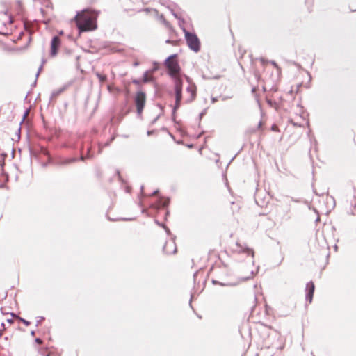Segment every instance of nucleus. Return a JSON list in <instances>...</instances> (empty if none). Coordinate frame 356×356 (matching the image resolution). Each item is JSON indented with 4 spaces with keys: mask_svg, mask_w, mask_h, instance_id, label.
<instances>
[{
    "mask_svg": "<svg viewBox=\"0 0 356 356\" xmlns=\"http://www.w3.org/2000/svg\"><path fill=\"white\" fill-rule=\"evenodd\" d=\"M35 332L34 330L31 331V336H35Z\"/></svg>",
    "mask_w": 356,
    "mask_h": 356,
    "instance_id": "nucleus-51",
    "label": "nucleus"
},
{
    "mask_svg": "<svg viewBox=\"0 0 356 356\" xmlns=\"http://www.w3.org/2000/svg\"><path fill=\"white\" fill-rule=\"evenodd\" d=\"M134 102L136 107L137 116L141 118L146 102L145 92L142 90H138L134 97Z\"/></svg>",
    "mask_w": 356,
    "mask_h": 356,
    "instance_id": "nucleus-4",
    "label": "nucleus"
},
{
    "mask_svg": "<svg viewBox=\"0 0 356 356\" xmlns=\"http://www.w3.org/2000/svg\"><path fill=\"white\" fill-rule=\"evenodd\" d=\"M44 320V317H43V316L40 317V319L37 321L35 325L38 326V325H40L41 323V322Z\"/></svg>",
    "mask_w": 356,
    "mask_h": 356,
    "instance_id": "nucleus-34",
    "label": "nucleus"
},
{
    "mask_svg": "<svg viewBox=\"0 0 356 356\" xmlns=\"http://www.w3.org/2000/svg\"><path fill=\"white\" fill-rule=\"evenodd\" d=\"M165 42H166V43H171V40H167L165 41Z\"/></svg>",
    "mask_w": 356,
    "mask_h": 356,
    "instance_id": "nucleus-60",
    "label": "nucleus"
},
{
    "mask_svg": "<svg viewBox=\"0 0 356 356\" xmlns=\"http://www.w3.org/2000/svg\"><path fill=\"white\" fill-rule=\"evenodd\" d=\"M169 214H170L169 211H165V217H164L165 220H167L168 216H169Z\"/></svg>",
    "mask_w": 356,
    "mask_h": 356,
    "instance_id": "nucleus-41",
    "label": "nucleus"
},
{
    "mask_svg": "<svg viewBox=\"0 0 356 356\" xmlns=\"http://www.w3.org/2000/svg\"><path fill=\"white\" fill-rule=\"evenodd\" d=\"M331 230H332V235H333V238H334V239L337 242H338V241H339V238H335V236H334V232H335V231H336V227H335V226H334V225H332V226H331Z\"/></svg>",
    "mask_w": 356,
    "mask_h": 356,
    "instance_id": "nucleus-26",
    "label": "nucleus"
},
{
    "mask_svg": "<svg viewBox=\"0 0 356 356\" xmlns=\"http://www.w3.org/2000/svg\"><path fill=\"white\" fill-rule=\"evenodd\" d=\"M116 175H118V179L123 181L120 172L118 170H116Z\"/></svg>",
    "mask_w": 356,
    "mask_h": 356,
    "instance_id": "nucleus-36",
    "label": "nucleus"
},
{
    "mask_svg": "<svg viewBox=\"0 0 356 356\" xmlns=\"http://www.w3.org/2000/svg\"><path fill=\"white\" fill-rule=\"evenodd\" d=\"M46 61H47V60H46V59H45V58H42V65L46 63Z\"/></svg>",
    "mask_w": 356,
    "mask_h": 356,
    "instance_id": "nucleus-52",
    "label": "nucleus"
},
{
    "mask_svg": "<svg viewBox=\"0 0 356 356\" xmlns=\"http://www.w3.org/2000/svg\"><path fill=\"white\" fill-rule=\"evenodd\" d=\"M220 78V75H216L213 77H209V79H219Z\"/></svg>",
    "mask_w": 356,
    "mask_h": 356,
    "instance_id": "nucleus-42",
    "label": "nucleus"
},
{
    "mask_svg": "<svg viewBox=\"0 0 356 356\" xmlns=\"http://www.w3.org/2000/svg\"><path fill=\"white\" fill-rule=\"evenodd\" d=\"M170 202V199L168 197H163L160 196L157 200V204L159 207L165 209L168 207Z\"/></svg>",
    "mask_w": 356,
    "mask_h": 356,
    "instance_id": "nucleus-11",
    "label": "nucleus"
},
{
    "mask_svg": "<svg viewBox=\"0 0 356 356\" xmlns=\"http://www.w3.org/2000/svg\"><path fill=\"white\" fill-rule=\"evenodd\" d=\"M216 101H217V98H216V97H212V98H211V102H212V103H214V102H216Z\"/></svg>",
    "mask_w": 356,
    "mask_h": 356,
    "instance_id": "nucleus-50",
    "label": "nucleus"
},
{
    "mask_svg": "<svg viewBox=\"0 0 356 356\" xmlns=\"http://www.w3.org/2000/svg\"><path fill=\"white\" fill-rule=\"evenodd\" d=\"M207 109V108H204L202 112L200 113L199 116H198L199 124H200V121H201L202 118H203V116L206 115Z\"/></svg>",
    "mask_w": 356,
    "mask_h": 356,
    "instance_id": "nucleus-21",
    "label": "nucleus"
},
{
    "mask_svg": "<svg viewBox=\"0 0 356 356\" xmlns=\"http://www.w3.org/2000/svg\"><path fill=\"white\" fill-rule=\"evenodd\" d=\"M149 73V71H145L144 73H143V79H142V82L144 83H148L149 81V79L148 78L147 76V74Z\"/></svg>",
    "mask_w": 356,
    "mask_h": 356,
    "instance_id": "nucleus-18",
    "label": "nucleus"
},
{
    "mask_svg": "<svg viewBox=\"0 0 356 356\" xmlns=\"http://www.w3.org/2000/svg\"><path fill=\"white\" fill-rule=\"evenodd\" d=\"M261 125H262V122H261V121H259V123H258V126H257V129H260V127H261Z\"/></svg>",
    "mask_w": 356,
    "mask_h": 356,
    "instance_id": "nucleus-46",
    "label": "nucleus"
},
{
    "mask_svg": "<svg viewBox=\"0 0 356 356\" xmlns=\"http://www.w3.org/2000/svg\"><path fill=\"white\" fill-rule=\"evenodd\" d=\"M135 66H137L138 65V62H135L134 64Z\"/></svg>",
    "mask_w": 356,
    "mask_h": 356,
    "instance_id": "nucleus-63",
    "label": "nucleus"
},
{
    "mask_svg": "<svg viewBox=\"0 0 356 356\" xmlns=\"http://www.w3.org/2000/svg\"><path fill=\"white\" fill-rule=\"evenodd\" d=\"M86 152H87V156H81L80 158H76V157H71V158H66V159H58L56 161V164L58 165H69L72 163H74V162H76L78 160H81V161H85V159L86 158L89 159V158H91L93 154L91 152V147L88 145L86 147Z\"/></svg>",
    "mask_w": 356,
    "mask_h": 356,
    "instance_id": "nucleus-5",
    "label": "nucleus"
},
{
    "mask_svg": "<svg viewBox=\"0 0 356 356\" xmlns=\"http://www.w3.org/2000/svg\"><path fill=\"white\" fill-rule=\"evenodd\" d=\"M42 67H43V65H42V64H41V65H40V66L39 67L37 73H36V75H35V76H36V79L38 77V76H39V74H40V72H41V71H42Z\"/></svg>",
    "mask_w": 356,
    "mask_h": 356,
    "instance_id": "nucleus-32",
    "label": "nucleus"
},
{
    "mask_svg": "<svg viewBox=\"0 0 356 356\" xmlns=\"http://www.w3.org/2000/svg\"><path fill=\"white\" fill-rule=\"evenodd\" d=\"M259 60L263 65H264L267 63H269V61L266 60L264 58H260Z\"/></svg>",
    "mask_w": 356,
    "mask_h": 356,
    "instance_id": "nucleus-31",
    "label": "nucleus"
},
{
    "mask_svg": "<svg viewBox=\"0 0 356 356\" xmlns=\"http://www.w3.org/2000/svg\"><path fill=\"white\" fill-rule=\"evenodd\" d=\"M184 76H185L187 82L190 83L191 82V79L188 76H186V75H184Z\"/></svg>",
    "mask_w": 356,
    "mask_h": 356,
    "instance_id": "nucleus-47",
    "label": "nucleus"
},
{
    "mask_svg": "<svg viewBox=\"0 0 356 356\" xmlns=\"http://www.w3.org/2000/svg\"><path fill=\"white\" fill-rule=\"evenodd\" d=\"M168 8L170 9L171 14L179 20V26H181L180 23H184V19L179 17L178 14L175 13V11L172 8H170L169 7Z\"/></svg>",
    "mask_w": 356,
    "mask_h": 356,
    "instance_id": "nucleus-16",
    "label": "nucleus"
},
{
    "mask_svg": "<svg viewBox=\"0 0 356 356\" xmlns=\"http://www.w3.org/2000/svg\"><path fill=\"white\" fill-rule=\"evenodd\" d=\"M35 85H36V79L35 80L34 83H32V86H35Z\"/></svg>",
    "mask_w": 356,
    "mask_h": 356,
    "instance_id": "nucleus-61",
    "label": "nucleus"
},
{
    "mask_svg": "<svg viewBox=\"0 0 356 356\" xmlns=\"http://www.w3.org/2000/svg\"><path fill=\"white\" fill-rule=\"evenodd\" d=\"M271 130L273 131H278V127L276 124H273L272 126H271Z\"/></svg>",
    "mask_w": 356,
    "mask_h": 356,
    "instance_id": "nucleus-33",
    "label": "nucleus"
},
{
    "mask_svg": "<svg viewBox=\"0 0 356 356\" xmlns=\"http://www.w3.org/2000/svg\"><path fill=\"white\" fill-rule=\"evenodd\" d=\"M175 236H172L170 241H166L163 246V252L166 254H175L177 252V246L175 243Z\"/></svg>",
    "mask_w": 356,
    "mask_h": 356,
    "instance_id": "nucleus-8",
    "label": "nucleus"
},
{
    "mask_svg": "<svg viewBox=\"0 0 356 356\" xmlns=\"http://www.w3.org/2000/svg\"><path fill=\"white\" fill-rule=\"evenodd\" d=\"M174 86L175 102L173 106L174 111H177L181 106L182 99L183 81H176Z\"/></svg>",
    "mask_w": 356,
    "mask_h": 356,
    "instance_id": "nucleus-6",
    "label": "nucleus"
},
{
    "mask_svg": "<svg viewBox=\"0 0 356 356\" xmlns=\"http://www.w3.org/2000/svg\"><path fill=\"white\" fill-rule=\"evenodd\" d=\"M132 83L136 84V85H140L142 82L141 80L140 79H132Z\"/></svg>",
    "mask_w": 356,
    "mask_h": 356,
    "instance_id": "nucleus-27",
    "label": "nucleus"
},
{
    "mask_svg": "<svg viewBox=\"0 0 356 356\" xmlns=\"http://www.w3.org/2000/svg\"><path fill=\"white\" fill-rule=\"evenodd\" d=\"M349 213L351 215H356V197L354 196L353 201L351 202V207Z\"/></svg>",
    "mask_w": 356,
    "mask_h": 356,
    "instance_id": "nucleus-14",
    "label": "nucleus"
},
{
    "mask_svg": "<svg viewBox=\"0 0 356 356\" xmlns=\"http://www.w3.org/2000/svg\"><path fill=\"white\" fill-rule=\"evenodd\" d=\"M35 342L38 344L42 343V340L40 338H35Z\"/></svg>",
    "mask_w": 356,
    "mask_h": 356,
    "instance_id": "nucleus-40",
    "label": "nucleus"
},
{
    "mask_svg": "<svg viewBox=\"0 0 356 356\" xmlns=\"http://www.w3.org/2000/svg\"><path fill=\"white\" fill-rule=\"evenodd\" d=\"M29 152L31 156H37L38 153L31 147H29Z\"/></svg>",
    "mask_w": 356,
    "mask_h": 356,
    "instance_id": "nucleus-28",
    "label": "nucleus"
},
{
    "mask_svg": "<svg viewBox=\"0 0 356 356\" xmlns=\"http://www.w3.org/2000/svg\"><path fill=\"white\" fill-rule=\"evenodd\" d=\"M7 323H8L9 324H13L14 323V321L13 318H8L7 319Z\"/></svg>",
    "mask_w": 356,
    "mask_h": 356,
    "instance_id": "nucleus-43",
    "label": "nucleus"
},
{
    "mask_svg": "<svg viewBox=\"0 0 356 356\" xmlns=\"http://www.w3.org/2000/svg\"><path fill=\"white\" fill-rule=\"evenodd\" d=\"M187 147H189V148H192L193 147V144H188V145H187Z\"/></svg>",
    "mask_w": 356,
    "mask_h": 356,
    "instance_id": "nucleus-55",
    "label": "nucleus"
},
{
    "mask_svg": "<svg viewBox=\"0 0 356 356\" xmlns=\"http://www.w3.org/2000/svg\"><path fill=\"white\" fill-rule=\"evenodd\" d=\"M1 327L3 328V330H6V324H5V323L2 322L1 323Z\"/></svg>",
    "mask_w": 356,
    "mask_h": 356,
    "instance_id": "nucleus-45",
    "label": "nucleus"
},
{
    "mask_svg": "<svg viewBox=\"0 0 356 356\" xmlns=\"http://www.w3.org/2000/svg\"><path fill=\"white\" fill-rule=\"evenodd\" d=\"M96 75L100 82H105L107 80V77L106 75L102 74L100 73H97Z\"/></svg>",
    "mask_w": 356,
    "mask_h": 356,
    "instance_id": "nucleus-19",
    "label": "nucleus"
},
{
    "mask_svg": "<svg viewBox=\"0 0 356 356\" xmlns=\"http://www.w3.org/2000/svg\"><path fill=\"white\" fill-rule=\"evenodd\" d=\"M254 271L253 270H251L250 273V275L248 276H246V277H241L239 278V282H245V281H247V280H249L250 279H252V275H254Z\"/></svg>",
    "mask_w": 356,
    "mask_h": 356,
    "instance_id": "nucleus-17",
    "label": "nucleus"
},
{
    "mask_svg": "<svg viewBox=\"0 0 356 356\" xmlns=\"http://www.w3.org/2000/svg\"><path fill=\"white\" fill-rule=\"evenodd\" d=\"M154 133H155V130H154V129H152V130H148V131H147V136H149L153 135Z\"/></svg>",
    "mask_w": 356,
    "mask_h": 356,
    "instance_id": "nucleus-39",
    "label": "nucleus"
},
{
    "mask_svg": "<svg viewBox=\"0 0 356 356\" xmlns=\"http://www.w3.org/2000/svg\"><path fill=\"white\" fill-rule=\"evenodd\" d=\"M28 113H29V109H26V110L25 111V112H24V115H23V118H22V120L21 123H22V122H24V120H25V118H26V115H27Z\"/></svg>",
    "mask_w": 356,
    "mask_h": 356,
    "instance_id": "nucleus-35",
    "label": "nucleus"
},
{
    "mask_svg": "<svg viewBox=\"0 0 356 356\" xmlns=\"http://www.w3.org/2000/svg\"><path fill=\"white\" fill-rule=\"evenodd\" d=\"M228 98H229L228 97H223L222 98V99L223 101H225V100H226V99H227Z\"/></svg>",
    "mask_w": 356,
    "mask_h": 356,
    "instance_id": "nucleus-58",
    "label": "nucleus"
},
{
    "mask_svg": "<svg viewBox=\"0 0 356 356\" xmlns=\"http://www.w3.org/2000/svg\"><path fill=\"white\" fill-rule=\"evenodd\" d=\"M144 186H140V193L143 195Z\"/></svg>",
    "mask_w": 356,
    "mask_h": 356,
    "instance_id": "nucleus-49",
    "label": "nucleus"
},
{
    "mask_svg": "<svg viewBox=\"0 0 356 356\" xmlns=\"http://www.w3.org/2000/svg\"><path fill=\"white\" fill-rule=\"evenodd\" d=\"M42 356H49L48 354L44 355L42 353H41Z\"/></svg>",
    "mask_w": 356,
    "mask_h": 356,
    "instance_id": "nucleus-64",
    "label": "nucleus"
},
{
    "mask_svg": "<svg viewBox=\"0 0 356 356\" xmlns=\"http://www.w3.org/2000/svg\"><path fill=\"white\" fill-rule=\"evenodd\" d=\"M159 66H160V64L159 63L156 62V61H154L153 63V69L152 70L153 71H156L159 69Z\"/></svg>",
    "mask_w": 356,
    "mask_h": 356,
    "instance_id": "nucleus-23",
    "label": "nucleus"
},
{
    "mask_svg": "<svg viewBox=\"0 0 356 356\" xmlns=\"http://www.w3.org/2000/svg\"><path fill=\"white\" fill-rule=\"evenodd\" d=\"M159 193V189H156V190H154V191L152 193L151 195H156V194H157V193Z\"/></svg>",
    "mask_w": 356,
    "mask_h": 356,
    "instance_id": "nucleus-44",
    "label": "nucleus"
},
{
    "mask_svg": "<svg viewBox=\"0 0 356 356\" xmlns=\"http://www.w3.org/2000/svg\"><path fill=\"white\" fill-rule=\"evenodd\" d=\"M236 244H237V245L239 246L238 243ZM240 247H241L240 252L245 253L248 255H251L252 258L254 257V252L253 249H252L246 245L244 247L240 245Z\"/></svg>",
    "mask_w": 356,
    "mask_h": 356,
    "instance_id": "nucleus-12",
    "label": "nucleus"
},
{
    "mask_svg": "<svg viewBox=\"0 0 356 356\" xmlns=\"http://www.w3.org/2000/svg\"><path fill=\"white\" fill-rule=\"evenodd\" d=\"M115 137L114 136H111L109 140H108L103 145L99 144V153H101L102 147L109 146L111 143L115 140Z\"/></svg>",
    "mask_w": 356,
    "mask_h": 356,
    "instance_id": "nucleus-15",
    "label": "nucleus"
},
{
    "mask_svg": "<svg viewBox=\"0 0 356 356\" xmlns=\"http://www.w3.org/2000/svg\"><path fill=\"white\" fill-rule=\"evenodd\" d=\"M269 63L275 67L278 71L281 70V68L275 60H270Z\"/></svg>",
    "mask_w": 356,
    "mask_h": 356,
    "instance_id": "nucleus-22",
    "label": "nucleus"
},
{
    "mask_svg": "<svg viewBox=\"0 0 356 356\" xmlns=\"http://www.w3.org/2000/svg\"><path fill=\"white\" fill-rule=\"evenodd\" d=\"M163 229H164V230L165 231L166 234H167L168 236H172V233H171V232H170V229H169L166 225H165V226L163 227Z\"/></svg>",
    "mask_w": 356,
    "mask_h": 356,
    "instance_id": "nucleus-29",
    "label": "nucleus"
},
{
    "mask_svg": "<svg viewBox=\"0 0 356 356\" xmlns=\"http://www.w3.org/2000/svg\"><path fill=\"white\" fill-rule=\"evenodd\" d=\"M178 54H173L168 56L164 62L163 65L168 69V75L174 81H183L181 77L176 75L181 72V69L177 60Z\"/></svg>",
    "mask_w": 356,
    "mask_h": 356,
    "instance_id": "nucleus-2",
    "label": "nucleus"
},
{
    "mask_svg": "<svg viewBox=\"0 0 356 356\" xmlns=\"http://www.w3.org/2000/svg\"><path fill=\"white\" fill-rule=\"evenodd\" d=\"M315 290V285L312 281L309 282L305 287V300L311 303L313 300L314 293Z\"/></svg>",
    "mask_w": 356,
    "mask_h": 356,
    "instance_id": "nucleus-9",
    "label": "nucleus"
},
{
    "mask_svg": "<svg viewBox=\"0 0 356 356\" xmlns=\"http://www.w3.org/2000/svg\"><path fill=\"white\" fill-rule=\"evenodd\" d=\"M10 33H9L8 31H1L0 30V35H10Z\"/></svg>",
    "mask_w": 356,
    "mask_h": 356,
    "instance_id": "nucleus-38",
    "label": "nucleus"
},
{
    "mask_svg": "<svg viewBox=\"0 0 356 356\" xmlns=\"http://www.w3.org/2000/svg\"><path fill=\"white\" fill-rule=\"evenodd\" d=\"M154 222L159 225V227H161L163 228V227L165 225L164 223L160 222L158 220L155 219Z\"/></svg>",
    "mask_w": 356,
    "mask_h": 356,
    "instance_id": "nucleus-30",
    "label": "nucleus"
},
{
    "mask_svg": "<svg viewBox=\"0 0 356 356\" xmlns=\"http://www.w3.org/2000/svg\"><path fill=\"white\" fill-rule=\"evenodd\" d=\"M64 90H65V88H61L58 89L57 90L54 91L51 94V97L59 95L64 91Z\"/></svg>",
    "mask_w": 356,
    "mask_h": 356,
    "instance_id": "nucleus-20",
    "label": "nucleus"
},
{
    "mask_svg": "<svg viewBox=\"0 0 356 356\" xmlns=\"http://www.w3.org/2000/svg\"><path fill=\"white\" fill-rule=\"evenodd\" d=\"M63 31H59V35H63Z\"/></svg>",
    "mask_w": 356,
    "mask_h": 356,
    "instance_id": "nucleus-62",
    "label": "nucleus"
},
{
    "mask_svg": "<svg viewBox=\"0 0 356 356\" xmlns=\"http://www.w3.org/2000/svg\"><path fill=\"white\" fill-rule=\"evenodd\" d=\"M11 316L13 317H15V316L17 317V315L16 314L13 313V312L11 313Z\"/></svg>",
    "mask_w": 356,
    "mask_h": 356,
    "instance_id": "nucleus-56",
    "label": "nucleus"
},
{
    "mask_svg": "<svg viewBox=\"0 0 356 356\" xmlns=\"http://www.w3.org/2000/svg\"><path fill=\"white\" fill-rule=\"evenodd\" d=\"M123 220H131L132 218H122Z\"/></svg>",
    "mask_w": 356,
    "mask_h": 356,
    "instance_id": "nucleus-59",
    "label": "nucleus"
},
{
    "mask_svg": "<svg viewBox=\"0 0 356 356\" xmlns=\"http://www.w3.org/2000/svg\"><path fill=\"white\" fill-rule=\"evenodd\" d=\"M180 28L184 33L188 48L195 53H198L201 49V42L196 33L188 31L184 26H180Z\"/></svg>",
    "mask_w": 356,
    "mask_h": 356,
    "instance_id": "nucleus-3",
    "label": "nucleus"
},
{
    "mask_svg": "<svg viewBox=\"0 0 356 356\" xmlns=\"http://www.w3.org/2000/svg\"><path fill=\"white\" fill-rule=\"evenodd\" d=\"M211 282L213 284L216 285L218 284L222 286H235L236 285V283H232V282H222L220 281H218L216 280L212 279Z\"/></svg>",
    "mask_w": 356,
    "mask_h": 356,
    "instance_id": "nucleus-13",
    "label": "nucleus"
},
{
    "mask_svg": "<svg viewBox=\"0 0 356 356\" xmlns=\"http://www.w3.org/2000/svg\"><path fill=\"white\" fill-rule=\"evenodd\" d=\"M337 249H338V246L335 244V245H334V250L335 251H337Z\"/></svg>",
    "mask_w": 356,
    "mask_h": 356,
    "instance_id": "nucleus-54",
    "label": "nucleus"
},
{
    "mask_svg": "<svg viewBox=\"0 0 356 356\" xmlns=\"http://www.w3.org/2000/svg\"><path fill=\"white\" fill-rule=\"evenodd\" d=\"M161 115H158L155 118H154V120L151 122V124H154L156 123V122L159 120V118H160Z\"/></svg>",
    "mask_w": 356,
    "mask_h": 356,
    "instance_id": "nucleus-37",
    "label": "nucleus"
},
{
    "mask_svg": "<svg viewBox=\"0 0 356 356\" xmlns=\"http://www.w3.org/2000/svg\"><path fill=\"white\" fill-rule=\"evenodd\" d=\"M176 112H177V111H174V108H172V116H171V118H172V120L174 122H175V123H177V121H176Z\"/></svg>",
    "mask_w": 356,
    "mask_h": 356,
    "instance_id": "nucleus-25",
    "label": "nucleus"
},
{
    "mask_svg": "<svg viewBox=\"0 0 356 356\" xmlns=\"http://www.w3.org/2000/svg\"><path fill=\"white\" fill-rule=\"evenodd\" d=\"M163 23L165 24V25H168V22L165 20V19L163 18Z\"/></svg>",
    "mask_w": 356,
    "mask_h": 356,
    "instance_id": "nucleus-57",
    "label": "nucleus"
},
{
    "mask_svg": "<svg viewBox=\"0 0 356 356\" xmlns=\"http://www.w3.org/2000/svg\"><path fill=\"white\" fill-rule=\"evenodd\" d=\"M12 23H13V19H12V17H11V16H9L8 24H12Z\"/></svg>",
    "mask_w": 356,
    "mask_h": 356,
    "instance_id": "nucleus-48",
    "label": "nucleus"
},
{
    "mask_svg": "<svg viewBox=\"0 0 356 356\" xmlns=\"http://www.w3.org/2000/svg\"><path fill=\"white\" fill-rule=\"evenodd\" d=\"M19 320L22 322L26 326H29L30 324H31V322L22 318V317H19Z\"/></svg>",
    "mask_w": 356,
    "mask_h": 356,
    "instance_id": "nucleus-24",
    "label": "nucleus"
},
{
    "mask_svg": "<svg viewBox=\"0 0 356 356\" xmlns=\"http://www.w3.org/2000/svg\"><path fill=\"white\" fill-rule=\"evenodd\" d=\"M186 91L191 94V97L186 100V104L191 103L196 97V86L195 84L189 86L186 88Z\"/></svg>",
    "mask_w": 356,
    "mask_h": 356,
    "instance_id": "nucleus-10",
    "label": "nucleus"
},
{
    "mask_svg": "<svg viewBox=\"0 0 356 356\" xmlns=\"http://www.w3.org/2000/svg\"><path fill=\"white\" fill-rule=\"evenodd\" d=\"M2 28H3H3H6V22H3V23L2 24Z\"/></svg>",
    "mask_w": 356,
    "mask_h": 356,
    "instance_id": "nucleus-53",
    "label": "nucleus"
},
{
    "mask_svg": "<svg viewBox=\"0 0 356 356\" xmlns=\"http://www.w3.org/2000/svg\"><path fill=\"white\" fill-rule=\"evenodd\" d=\"M60 45V38L58 35L53 36L50 42L49 56L51 57H55L58 54Z\"/></svg>",
    "mask_w": 356,
    "mask_h": 356,
    "instance_id": "nucleus-7",
    "label": "nucleus"
},
{
    "mask_svg": "<svg viewBox=\"0 0 356 356\" xmlns=\"http://www.w3.org/2000/svg\"><path fill=\"white\" fill-rule=\"evenodd\" d=\"M85 11L86 10L78 11L72 19L76 24L79 34L94 31L97 28L96 22L90 15L84 13Z\"/></svg>",
    "mask_w": 356,
    "mask_h": 356,
    "instance_id": "nucleus-1",
    "label": "nucleus"
}]
</instances>
